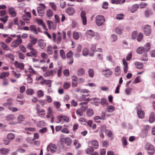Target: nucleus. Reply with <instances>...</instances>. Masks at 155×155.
Masks as SVG:
<instances>
[{"label": "nucleus", "instance_id": "nucleus-1", "mask_svg": "<svg viewBox=\"0 0 155 155\" xmlns=\"http://www.w3.org/2000/svg\"><path fill=\"white\" fill-rule=\"evenodd\" d=\"M89 95H90L89 94H87V95H86V94L83 95L81 97H80V99L81 100L84 101V100H86V101H83V102H81L79 104V105H83V104H86L88 103V101H90V100H95L96 99H97V101H99V100H100L99 98H97L95 97V98H93L91 99H90L89 98L87 99H86V98L85 97L88 96H89Z\"/></svg>", "mask_w": 155, "mask_h": 155}, {"label": "nucleus", "instance_id": "nucleus-2", "mask_svg": "<svg viewBox=\"0 0 155 155\" xmlns=\"http://www.w3.org/2000/svg\"><path fill=\"white\" fill-rule=\"evenodd\" d=\"M105 21L104 17L101 15H98L96 16L95 22L98 26L102 25Z\"/></svg>", "mask_w": 155, "mask_h": 155}, {"label": "nucleus", "instance_id": "nucleus-3", "mask_svg": "<svg viewBox=\"0 0 155 155\" xmlns=\"http://www.w3.org/2000/svg\"><path fill=\"white\" fill-rule=\"evenodd\" d=\"M17 39L13 41L11 44V46L14 48H16L22 42L20 35H17Z\"/></svg>", "mask_w": 155, "mask_h": 155}, {"label": "nucleus", "instance_id": "nucleus-4", "mask_svg": "<svg viewBox=\"0 0 155 155\" xmlns=\"http://www.w3.org/2000/svg\"><path fill=\"white\" fill-rule=\"evenodd\" d=\"M102 73L103 75L108 77L112 75V72L110 69L107 68L106 69L102 70Z\"/></svg>", "mask_w": 155, "mask_h": 155}, {"label": "nucleus", "instance_id": "nucleus-5", "mask_svg": "<svg viewBox=\"0 0 155 155\" xmlns=\"http://www.w3.org/2000/svg\"><path fill=\"white\" fill-rule=\"evenodd\" d=\"M86 15V12L84 11H82L80 13V15L82 20V23L84 25H86L87 24V17Z\"/></svg>", "mask_w": 155, "mask_h": 155}, {"label": "nucleus", "instance_id": "nucleus-6", "mask_svg": "<svg viewBox=\"0 0 155 155\" xmlns=\"http://www.w3.org/2000/svg\"><path fill=\"white\" fill-rule=\"evenodd\" d=\"M57 149V146L56 145L53 144H49L47 146V149L48 151H50L52 153H54Z\"/></svg>", "mask_w": 155, "mask_h": 155}, {"label": "nucleus", "instance_id": "nucleus-7", "mask_svg": "<svg viewBox=\"0 0 155 155\" xmlns=\"http://www.w3.org/2000/svg\"><path fill=\"white\" fill-rule=\"evenodd\" d=\"M139 8V5L138 4L133 5L131 7L129 8L130 11L132 13L135 12Z\"/></svg>", "mask_w": 155, "mask_h": 155}, {"label": "nucleus", "instance_id": "nucleus-8", "mask_svg": "<svg viewBox=\"0 0 155 155\" xmlns=\"http://www.w3.org/2000/svg\"><path fill=\"white\" fill-rule=\"evenodd\" d=\"M143 31L145 34L146 35H149L151 32L150 26L148 25H145Z\"/></svg>", "mask_w": 155, "mask_h": 155}, {"label": "nucleus", "instance_id": "nucleus-9", "mask_svg": "<svg viewBox=\"0 0 155 155\" xmlns=\"http://www.w3.org/2000/svg\"><path fill=\"white\" fill-rule=\"evenodd\" d=\"M64 140L65 143L68 146H70L72 143L71 139L69 137H67L65 138H61L60 139V141L63 142V140Z\"/></svg>", "mask_w": 155, "mask_h": 155}, {"label": "nucleus", "instance_id": "nucleus-10", "mask_svg": "<svg viewBox=\"0 0 155 155\" xmlns=\"http://www.w3.org/2000/svg\"><path fill=\"white\" fill-rule=\"evenodd\" d=\"M8 12L12 17H15L17 15V13L15 11L14 8L13 7L9 8L8 9Z\"/></svg>", "mask_w": 155, "mask_h": 155}, {"label": "nucleus", "instance_id": "nucleus-11", "mask_svg": "<svg viewBox=\"0 0 155 155\" xmlns=\"http://www.w3.org/2000/svg\"><path fill=\"white\" fill-rule=\"evenodd\" d=\"M137 112L138 117L140 118L143 119L144 117V111L141 109L137 108Z\"/></svg>", "mask_w": 155, "mask_h": 155}, {"label": "nucleus", "instance_id": "nucleus-12", "mask_svg": "<svg viewBox=\"0 0 155 155\" xmlns=\"http://www.w3.org/2000/svg\"><path fill=\"white\" fill-rule=\"evenodd\" d=\"M14 65L15 67L17 68H19L21 70H23L24 69V64L22 63H19L17 61H15L14 63Z\"/></svg>", "mask_w": 155, "mask_h": 155}, {"label": "nucleus", "instance_id": "nucleus-13", "mask_svg": "<svg viewBox=\"0 0 155 155\" xmlns=\"http://www.w3.org/2000/svg\"><path fill=\"white\" fill-rule=\"evenodd\" d=\"M85 35L87 38H91L94 36V33L92 30H89L86 31Z\"/></svg>", "mask_w": 155, "mask_h": 155}, {"label": "nucleus", "instance_id": "nucleus-14", "mask_svg": "<svg viewBox=\"0 0 155 155\" xmlns=\"http://www.w3.org/2000/svg\"><path fill=\"white\" fill-rule=\"evenodd\" d=\"M145 147L146 149L147 150L155 151L154 146L152 145L149 144V143H146Z\"/></svg>", "mask_w": 155, "mask_h": 155}, {"label": "nucleus", "instance_id": "nucleus-15", "mask_svg": "<svg viewBox=\"0 0 155 155\" xmlns=\"http://www.w3.org/2000/svg\"><path fill=\"white\" fill-rule=\"evenodd\" d=\"M153 12L152 10L149 8H147L144 12L145 16L146 17H149L150 15H153Z\"/></svg>", "mask_w": 155, "mask_h": 155}, {"label": "nucleus", "instance_id": "nucleus-16", "mask_svg": "<svg viewBox=\"0 0 155 155\" xmlns=\"http://www.w3.org/2000/svg\"><path fill=\"white\" fill-rule=\"evenodd\" d=\"M30 28L29 31H30L35 34L37 35L38 34L37 28L35 25H31L30 26Z\"/></svg>", "mask_w": 155, "mask_h": 155}, {"label": "nucleus", "instance_id": "nucleus-17", "mask_svg": "<svg viewBox=\"0 0 155 155\" xmlns=\"http://www.w3.org/2000/svg\"><path fill=\"white\" fill-rule=\"evenodd\" d=\"M122 61L123 64L124 65V73H126L127 72L128 69V64L125 58H123Z\"/></svg>", "mask_w": 155, "mask_h": 155}, {"label": "nucleus", "instance_id": "nucleus-18", "mask_svg": "<svg viewBox=\"0 0 155 155\" xmlns=\"http://www.w3.org/2000/svg\"><path fill=\"white\" fill-rule=\"evenodd\" d=\"M38 45L41 49H43L46 45V43L44 42L43 40L42 39L38 40Z\"/></svg>", "mask_w": 155, "mask_h": 155}, {"label": "nucleus", "instance_id": "nucleus-19", "mask_svg": "<svg viewBox=\"0 0 155 155\" xmlns=\"http://www.w3.org/2000/svg\"><path fill=\"white\" fill-rule=\"evenodd\" d=\"M66 12L69 15H72L74 12V9L72 7H69L66 10Z\"/></svg>", "mask_w": 155, "mask_h": 155}, {"label": "nucleus", "instance_id": "nucleus-20", "mask_svg": "<svg viewBox=\"0 0 155 155\" xmlns=\"http://www.w3.org/2000/svg\"><path fill=\"white\" fill-rule=\"evenodd\" d=\"M155 121V114L153 112L151 113L149 119V121L150 123H153Z\"/></svg>", "mask_w": 155, "mask_h": 155}, {"label": "nucleus", "instance_id": "nucleus-21", "mask_svg": "<svg viewBox=\"0 0 155 155\" xmlns=\"http://www.w3.org/2000/svg\"><path fill=\"white\" fill-rule=\"evenodd\" d=\"M0 44L1 45V47L4 50L6 51L10 50L11 51V50H10V48H9L8 45L5 43L3 42H1L0 43Z\"/></svg>", "mask_w": 155, "mask_h": 155}, {"label": "nucleus", "instance_id": "nucleus-22", "mask_svg": "<svg viewBox=\"0 0 155 155\" xmlns=\"http://www.w3.org/2000/svg\"><path fill=\"white\" fill-rule=\"evenodd\" d=\"M137 52L139 54H142L146 52L144 47L142 46L139 47L137 50Z\"/></svg>", "mask_w": 155, "mask_h": 155}, {"label": "nucleus", "instance_id": "nucleus-23", "mask_svg": "<svg viewBox=\"0 0 155 155\" xmlns=\"http://www.w3.org/2000/svg\"><path fill=\"white\" fill-rule=\"evenodd\" d=\"M25 130L27 131V134H31L32 133V132L35 130V129L34 127H26L25 128Z\"/></svg>", "mask_w": 155, "mask_h": 155}, {"label": "nucleus", "instance_id": "nucleus-24", "mask_svg": "<svg viewBox=\"0 0 155 155\" xmlns=\"http://www.w3.org/2000/svg\"><path fill=\"white\" fill-rule=\"evenodd\" d=\"M135 65L136 68L138 69H142L143 68V65L142 63L139 62H136Z\"/></svg>", "mask_w": 155, "mask_h": 155}, {"label": "nucleus", "instance_id": "nucleus-25", "mask_svg": "<svg viewBox=\"0 0 155 155\" xmlns=\"http://www.w3.org/2000/svg\"><path fill=\"white\" fill-rule=\"evenodd\" d=\"M9 151V150L7 148H1L0 149V153L3 155H6Z\"/></svg>", "mask_w": 155, "mask_h": 155}, {"label": "nucleus", "instance_id": "nucleus-26", "mask_svg": "<svg viewBox=\"0 0 155 155\" xmlns=\"http://www.w3.org/2000/svg\"><path fill=\"white\" fill-rule=\"evenodd\" d=\"M124 27H121L116 28L115 29V32L117 34L119 35H121L122 33V31H123Z\"/></svg>", "mask_w": 155, "mask_h": 155}, {"label": "nucleus", "instance_id": "nucleus-27", "mask_svg": "<svg viewBox=\"0 0 155 155\" xmlns=\"http://www.w3.org/2000/svg\"><path fill=\"white\" fill-rule=\"evenodd\" d=\"M9 75V73L7 72H2L0 74V78L3 79L6 77H8Z\"/></svg>", "mask_w": 155, "mask_h": 155}, {"label": "nucleus", "instance_id": "nucleus-28", "mask_svg": "<svg viewBox=\"0 0 155 155\" xmlns=\"http://www.w3.org/2000/svg\"><path fill=\"white\" fill-rule=\"evenodd\" d=\"M37 11L39 16H43L44 15L45 12L44 9H41L40 8H38Z\"/></svg>", "mask_w": 155, "mask_h": 155}, {"label": "nucleus", "instance_id": "nucleus-29", "mask_svg": "<svg viewBox=\"0 0 155 155\" xmlns=\"http://www.w3.org/2000/svg\"><path fill=\"white\" fill-rule=\"evenodd\" d=\"M85 71L83 68H79L77 71V74L79 76H82L84 74Z\"/></svg>", "mask_w": 155, "mask_h": 155}, {"label": "nucleus", "instance_id": "nucleus-30", "mask_svg": "<svg viewBox=\"0 0 155 155\" xmlns=\"http://www.w3.org/2000/svg\"><path fill=\"white\" fill-rule=\"evenodd\" d=\"M7 137L8 140H12L15 138V135L12 133H9L7 134Z\"/></svg>", "mask_w": 155, "mask_h": 155}, {"label": "nucleus", "instance_id": "nucleus-31", "mask_svg": "<svg viewBox=\"0 0 155 155\" xmlns=\"http://www.w3.org/2000/svg\"><path fill=\"white\" fill-rule=\"evenodd\" d=\"M96 48V45L95 44H92L91 45V49L93 53L92 54L89 53V55L90 56H93L94 55V52L95 51Z\"/></svg>", "mask_w": 155, "mask_h": 155}, {"label": "nucleus", "instance_id": "nucleus-32", "mask_svg": "<svg viewBox=\"0 0 155 155\" xmlns=\"http://www.w3.org/2000/svg\"><path fill=\"white\" fill-rule=\"evenodd\" d=\"M82 49V46L80 45H78V47L77 48V53L75 54V56L76 57H80V54H79V53L80 52Z\"/></svg>", "mask_w": 155, "mask_h": 155}, {"label": "nucleus", "instance_id": "nucleus-33", "mask_svg": "<svg viewBox=\"0 0 155 155\" xmlns=\"http://www.w3.org/2000/svg\"><path fill=\"white\" fill-rule=\"evenodd\" d=\"M105 133L109 137H110V139L111 140L113 139V138L111 137L113 135V133L110 130H106Z\"/></svg>", "mask_w": 155, "mask_h": 155}, {"label": "nucleus", "instance_id": "nucleus-34", "mask_svg": "<svg viewBox=\"0 0 155 155\" xmlns=\"http://www.w3.org/2000/svg\"><path fill=\"white\" fill-rule=\"evenodd\" d=\"M145 50L146 52L149 51L150 49V44L149 43H147L144 45Z\"/></svg>", "mask_w": 155, "mask_h": 155}, {"label": "nucleus", "instance_id": "nucleus-35", "mask_svg": "<svg viewBox=\"0 0 155 155\" xmlns=\"http://www.w3.org/2000/svg\"><path fill=\"white\" fill-rule=\"evenodd\" d=\"M140 59L141 61H147L148 60V57L147 54V53H144V54L141 57Z\"/></svg>", "mask_w": 155, "mask_h": 155}, {"label": "nucleus", "instance_id": "nucleus-36", "mask_svg": "<svg viewBox=\"0 0 155 155\" xmlns=\"http://www.w3.org/2000/svg\"><path fill=\"white\" fill-rule=\"evenodd\" d=\"M43 82H41V84H45L47 85L49 87H51V81L49 80H44Z\"/></svg>", "mask_w": 155, "mask_h": 155}, {"label": "nucleus", "instance_id": "nucleus-37", "mask_svg": "<svg viewBox=\"0 0 155 155\" xmlns=\"http://www.w3.org/2000/svg\"><path fill=\"white\" fill-rule=\"evenodd\" d=\"M94 150V149L93 147H89L86 150L85 152L87 154H90L93 152Z\"/></svg>", "mask_w": 155, "mask_h": 155}, {"label": "nucleus", "instance_id": "nucleus-38", "mask_svg": "<svg viewBox=\"0 0 155 155\" xmlns=\"http://www.w3.org/2000/svg\"><path fill=\"white\" fill-rule=\"evenodd\" d=\"M94 113V111L91 109H88L87 110V115L89 117L93 115Z\"/></svg>", "mask_w": 155, "mask_h": 155}, {"label": "nucleus", "instance_id": "nucleus-39", "mask_svg": "<svg viewBox=\"0 0 155 155\" xmlns=\"http://www.w3.org/2000/svg\"><path fill=\"white\" fill-rule=\"evenodd\" d=\"M8 101H11V102H8L6 103H4L3 104V105L4 106H8L10 107L12 105V98H10L8 99Z\"/></svg>", "mask_w": 155, "mask_h": 155}, {"label": "nucleus", "instance_id": "nucleus-40", "mask_svg": "<svg viewBox=\"0 0 155 155\" xmlns=\"http://www.w3.org/2000/svg\"><path fill=\"white\" fill-rule=\"evenodd\" d=\"M101 103L103 106H107L108 104V101L104 98H102L101 99Z\"/></svg>", "mask_w": 155, "mask_h": 155}, {"label": "nucleus", "instance_id": "nucleus-41", "mask_svg": "<svg viewBox=\"0 0 155 155\" xmlns=\"http://www.w3.org/2000/svg\"><path fill=\"white\" fill-rule=\"evenodd\" d=\"M46 15L48 17H51L53 15V13L51 9H49L47 11Z\"/></svg>", "mask_w": 155, "mask_h": 155}, {"label": "nucleus", "instance_id": "nucleus-42", "mask_svg": "<svg viewBox=\"0 0 155 155\" xmlns=\"http://www.w3.org/2000/svg\"><path fill=\"white\" fill-rule=\"evenodd\" d=\"M45 122L44 120H41L38 122L37 125L38 127H42L45 125Z\"/></svg>", "mask_w": 155, "mask_h": 155}, {"label": "nucleus", "instance_id": "nucleus-43", "mask_svg": "<svg viewBox=\"0 0 155 155\" xmlns=\"http://www.w3.org/2000/svg\"><path fill=\"white\" fill-rule=\"evenodd\" d=\"M34 91L31 88L28 89L26 91V94L29 95H31L34 93Z\"/></svg>", "mask_w": 155, "mask_h": 155}, {"label": "nucleus", "instance_id": "nucleus-44", "mask_svg": "<svg viewBox=\"0 0 155 155\" xmlns=\"http://www.w3.org/2000/svg\"><path fill=\"white\" fill-rule=\"evenodd\" d=\"M92 146L95 147V149H97L99 146L98 142L96 140H94L92 141Z\"/></svg>", "mask_w": 155, "mask_h": 155}, {"label": "nucleus", "instance_id": "nucleus-45", "mask_svg": "<svg viewBox=\"0 0 155 155\" xmlns=\"http://www.w3.org/2000/svg\"><path fill=\"white\" fill-rule=\"evenodd\" d=\"M37 94L38 97H42L44 95V92L41 90H39L37 92Z\"/></svg>", "mask_w": 155, "mask_h": 155}, {"label": "nucleus", "instance_id": "nucleus-46", "mask_svg": "<svg viewBox=\"0 0 155 155\" xmlns=\"http://www.w3.org/2000/svg\"><path fill=\"white\" fill-rule=\"evenodd\" d=\"M88 50L87 48H84L82 51L83 55L85 56H87L88 54Z\"/></svg>", "mask_w": 155, "mask_h": 155}, {"label": "nucleus", "instance_id": "nucleus-47", "mask_svg": "<svg viewBox=\"0 0 155 155\" xmlns=\"http://www.w3.org/2000/svg\"><path fill=\"white\" fill-rule=\"evenodd\" d=\"M49 5L53 10L54 11H56V10L57 7L54 3L53 2H50L49 3Z\"/></svg>", "mask_w": 155, "mask_h": 155}, {"label": "nucleus", "instance_id": "nucleus-48", "mask_svg": "<svg viewBox=\"0 0 155 155\" xmlns=\"http://www.w3.org/2000/svg\"><path fill=\"white\" fill-rule=\"evenodd\" d=\"M115 75L117 76L119 75L120 73V68L119 66H117L115 69Z\"/></svg>", "mask_w": 155, "mask_h": 155}, {"label": "nucleus", "instance_id": "nucleus-49", "mask_svg": "<svg viewBox=\"0 0 155 155\" xmlns=\"http://www.w3.org/2000/svg\"><path fill=\"white\" fill-rule=\"evenodd\" d=\"M143 37V35L142 33H139L137 37V40L139 41L140 42L142 39Z\"/></svg>", "mask_w": 155, "mask_h": 155}, {"label": "nucleus", "instance_id": "nucleus-50", "mask_svg": "<svg viewBox=\"0 0 155 155\" xmlns=\"http://www.w3.org/2000/svg\"><path fill=\"white\" fill-rule=\"evenodd\" d=\"M31 52L32 56L35 57H37L38 52L34 48L33 50L31 51Z\"/></svg>", "mask_w": 155, "mask_h": 155}, {"label": "nucleus", "instance_id": "nucleus-51", "mask_svg": "<svg viewBox=\"0 0 155 155\" xmlns=\"http://www.w3.org/2000/svg\"><path fill=\"white\" fill-rule=\"evenodd\" d=\"M88 74L90 77L93 78L94 76V71L93 69H90L88 70Z\"/></svg>", "mask_w": 155, "mask_h": 155}, {"label": "nucleus", "instance_id": "nucleus-52", "mask_svg": "<svg viewBox=\"0 0 155 155\" xmlns=\"http://www.w3.org/2000/svg\"><path fill=\"white\" fill-rule=\"evenodd\" d=\"M6 118L7 120L10 121L14 120L15 117L13 115L10 114L7 116Z\"/></svg>", "mask_w": 155, "mask_h": 155}, {"label": "nucleus", "instance_id": "nucleus-53", "mask_svg": "<svg viewBox=\"0 0 155 155\" xmlns=\"http://www.w3.org/2000/svg\"><path fill=\"white\" fill-rule=\"evenodd\" d=\"M53 71L52 70H51V71H47L44 74V75L45 77H48L49 76L51 75H52L53 74Z\"/></svg>", "mask_w": 155, "mask_h": 155}, {"label": "nucleus", "instance_id": "nucleus-54", "mask_svg": "<svg viewBox=\"0 0 155 155\" xmlns=\"http://www.w3.org/2000/svg\"><path fill=\"white\" fill-rule=\"evenodd\" d=\"M30 38H31L32 39V40H31L30 41V44H31L32 45H35L37 41V39L36 38H31V36H30Z\"/></svg>", "mask_w": 155, "mask_h": 155}, {"label": "nucleus", "instance_id": "nucleus-55", "mask_svg": "<svg viewBox=\"0 0 155 155\" xmlns=\"http://www.w3.org/2000/svg\"><path fill=\"white\" fill-rule=\"evenodd\" d=\"M47 51L48 54H52L53 53L52 47L51 46H49L47 48Z\"/></svg>", "mask_w": 155, "mask_h": 155}, {"label": "nucleus", "instance_id": "nucleus-56", "mask_svg": "<svg viewBox=\"0 0 155 155\" xmlns=\"http://www.w3.org/2000/svg\"><path fill=\"white\" fill-rule=\"evenodd\" d=\"M73 37L75 40L78 39L79 38L78 33V32L74 31L73 33Z\"/></svg>", "mask_w": 155, "mask_h": 155}, {"label": "nucleus", "instance_id": "nucleus-57", "mask_svg": "<svg viewBox=\"0 0 155 155\" xmlns=\"http://www.w3.org/2000/svg\"><path fill=\"white\" fill-rule=\"evenodd\" d=\"M122 141L123 146H125L127 144V139L126 137H123L122 138Z\"/></svg>", "mask_w": 155, "mask_h": 155}, {"label": "nucleus", "instance_id": "nucleus-58", "mask_svg": "<svg viewBox=\"0 0 155 155\" xmlns=\"http://www.w3.org/2000/svg\"><path fill=\"white\" fill-rule=\"evenodd\" d=\"M60 56L63 59H65L66 58L65 52L63 49H61L60 51Z\"/></svg>", "mask_w": 155, "mask_h": 155}, {"label": "nucleus", "instance_id": "nucleus-59", "mask_svg": "<svg viewBox=\"0 0 155 155\" xmlns=\"http://www.w3.org/2000/svg\"><path fill=\"white\" fill-rule=\"evenodd\" d=\"M132 89L131 88H127L125 90V93L127 95H129L132 91Z\"/></svg>", "mask_w": 155, "mask_h": 155}, {"label": "nucleus", "instance_id": "nucleus-60", "mask_svg": "<svg viewBox=\"0 0 155 155\" xmlns=\"http://www.w3.org/2000/svg\"><path fill=\"white\" fill-rule=\"evenodd\" d=\"M73 52L72 51H70L69 52H68L66 54V58L67 59L73 58Z\"/></svg>", "mask_w": 155, "mask_h": 155}, {"label": "nucleus", "instance_id": "nucleus-61", "mask_svg": "<svg viewBox=\"0 0 155 155\" xmlns=\"http://www.w3.org/2000/svg\"><path fill=\"white\" fill-rule=\"evenodd\" d=\"M37 112L39 114L44 115V114H43L45 112V110L44 109H38V108H37L36 109Z\"/></svg>", "mask_w": 155, "mask_h": 155}, {"label": "nucleus", "instance_id": "nucleus-62", "mask_svg": "<svg viewBox=\"0 0 155 155\" xmlns=\"http://www.w3.org/2000/svg\"><path fill=\"white\" fill-rule=\"evenodd\" d=\"M114 110V107H107L106 109V111L108 112H112Z\"/></svg>", "mask_w": 155, "mask_h": 155}, {"label": "nucleus", "instance_id": "nucleus-63", "mask_svg": "<svg viewBox=\"0 0 155 155\" xmlns=\"http://www.w3.org/2000/svg\"><path fill=\"white\" fill-rule=\"evenodd\" d=\"M76 114H78L81 116H82L83 114L82 110L81 108L78 109L76 110Z\"/></svg>", "mask_w": 155, "mask_h": 155}, {"label": "nucleus", "instance_id": "nucleus-64", "mask_svg": "<svg viewBox=\"0 0 155 155\" xmlns=\"http://www.w3.org/2000/svg\"><path fill=\"white\" fill-rule=\"evenodd\" d=\"M70 86V84L68 82H65L63 84V87L65 89H68Z\"/></svg>", "mask_w": 155, "mask_h": 155}]
</instances>
